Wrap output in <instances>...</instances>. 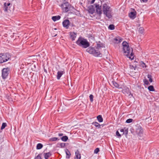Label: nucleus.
I'll return each instance as SVG.
<instances>
[{"mask_svg": "<svg viewBox=\"0 0 159 159\" xmlns=\"http://www.w3.org/2000/svg\"><path fill=\"white\" fill-rule=\"evenodd\" d=\"M86 51L96 57H102V56L101 51L96 46L94 47H90L86 49Z\"/></svg>", "mask_w": 159, "mask_h": 159, "instance_id": "obj_2", "label": "nucleus"}, {"mask_svg": "<svg viewBox=\"0 0 159 159\" xmlns=\"http://www.w3.org/2000/svg\"><path fill=\"white\" fill-rule=\"evenodd\" d=\"M61 139L62 140V141L64 142H66L68 139V137L66 136H64L62 137L61 138Z\"/></svg>", "mask_w": 159, "mask_h": 159, "instance_id": "obj_26", "label": "nucleus"}, {"mask_svg": "<svg viewBox=\"0 0 159 159\" xmlns=\"http://www.w3.org/2000/svg\"><path fill=\"white\" fill-rule=\"evenodd\" d=\"M144 30V29L142 27H140L139 29V32L142 34L143 33Z\"/></svg>", "mask_w": 159, "mask_h": 159, "instance_id": "obj_33", "label": "nucleus"}, {"mask_svg": "<svg viewBox=\"0 0 159 159\" xmlns=\"http://www.w3.org/2000/svg\"><path fill=\"white\" fill-rule=\"evenodd\" d=\"M143 2H147L148 1V0H142Z\"/></svg>", "mask_w": 159, "mask_h": 159, "instance_id": "obj_47", "label": "nucleus"}, {"mask_svg": "<svg viewBox=\"0 0 159 159\" xmlns=\"http://www.w3.org/2000/svg\"><path fill=\"white\" fill-rule=\"evenodd\" d=\"M83 40V39L82 38L80 37V40ZM83 40H86V39H83Z\"/></svg>", "mask_w": 159, "mask_h": 159, "instance_id": "obj_48", "label": "nucleus"}, {"mask_svg": "<svg viewBox=\"0 0 159 159\" xmlns=\"http://www.w3.org/2000/svg\"><path fill=\"white\" fill-rule=\"evenodd\" d=\"M11 56L8 53L0 54V63L5 62L11 59Z\"/></svg>", "mask_w": 159, "mask_h": 159, "instance_id": "obj_4", "label": "nucleus"}, {"mask_svg": "<svg viewBox=\"0 0 159 159\" xmlns=\"http://www.w3.org/2000/svg\"><path fill=\"white\" fill-rule=\"evenodd\" d=\"M93 125H94L95 127L98 128L99 129L101 128V126L102 125H100L99 123L97 122H94L92 123Z\"/></svg>", "mask_w": 159, "mask_h": 159, "instance_id": "obj_16", "label": "nucleus"}, {"mask_svg": "<svg viewBox=\"0 0 159 159\" xmlns=\"http://www.w3.org/2000/svg\"><path fill=\"white\" fill-rule=\"evenodd\" d=\"M7 126V124L6 123H2L1 127V129H4L5 127Z\"/></svg>", "mask_w": 159, "mask_h": 159, "instance_id": "obj_29", "label": "nucleus"}, {"mask_svg": "<svg viewBox=\"0 0 159 159\" xmlns=\"http://www.w3.org/2000/svg\"><path fill=\"white\" fill-rule=\"evenodd\" d=\"M43 147V145L41 143H39L37 144L36 146V149H41Z\"/></svg>", "mask_w": 159, "mask_h": 159, "instance_id": "obj_25", "label": "nucleus"}, {"mask_svg": "<svg viewBox=\"0 0 159 159\" xmlns=\"http://www.w3.org/2000/svg\"><path fill=\"white\" fill-rule=\"evenodd\" d=\"M141 66L143 68L146 67L145 64L142 61V63L141 64Z\"/></svg>", "mask_w": 159, "mask_h": 159, "instance_id": "obj_38", "label": "nucleus"}, {"mask_svg": "<svg viewBox=\"0 0 159 159\" xmlns=\"http://www.w3.org/2000/svg\"><path fill=\"white\" fill-rule=\"evenodd\" d=\"M75 159H80V153L78 150L75 152Z\"/></svg>", "mask_w": 159, "mask_h": 159, "instance_id": "obj_22", "label": "nucleus"}, {"mask_svg": "<svg viewBox=\"0 0 159 159\" xmlns=\"http://www.w3.org/2000/svg\"><path fill=\"white\" fill-rule=\"evenodd\" d=\"M89 97L90 101L91 102H93V95L92 94H90Z\"/></svg>", "mask_w": 159, "mask_h": 159, "instance_id": "obj_35", "label": "nucleus"}, {"mask_svg": "<svg viewBox=\"0 0 159 159\" xmlns=\"http://www.w3.org/2000/svg\"><path fill=\"white\" fill-rule=\"evenodd\" d=\"M136 15V11L134 12H131L129 14V17L131 19H134Z\"/></svg>", "mask_w": 159, "mask_h": 159, "instance_id": "obj_14", "label": "nucleus"}, {"mask_svg": "<svg viewBox=\"0 0 159 159\" xmlns=\"http://www.w3.org/2000/svg\"><path fill=\"white\" fill-rule=\"evenodd\" d=\"M99 151V149L98 148H96L94 150V153L97 154Z\"/></svg>", "mask_w": 159, "mask_h": 159, "instance_id": "obj_37", "label": "nucleus"}, {"mask_svg": "<svg viewBox=\"0 0 159 159\" xmlns=\"http://www.w3.org/2000/svg\"><path fill=\"white\" fill-rule=\"evenodd\" d=\"M2 71V77L3 79H5L7 77L9 74L10 68L9 67L4 68Z\"/></svg>", "mask_w": 159, "mask_h": 159, "instance_id": "obj_5", "label": "nucleus"}, {"mask_svg": "<svg viewBox=\"0 0 159 159\" xmlns=\"http://www.w3.org/2000/svg\"><path fill=\"white\" fill-rule=\"evenodd\" d=\"M78 40H80V38H79L78 39Z\"/></svg>", "mask_w": 159, "mask_h": 159, "instance_id": "obj_50", "label": "nucleus"}, {"mask_svg": "<svg viewBox=\"0 0 159 159\" xmlns=\"http://www.w3.org/2000/svg\"><path fill=\"white\" fill-rule=\"evenodd\" d=\"M102 10L103 14L109 19L112 17L111 10L109 7L108 6L107 4L104 3L103 5Z\"/></svg>", "mask_w": 159, "mask_h": 159, "instance_id": "obj_3", "label": "nucleus"}, {"mask_svg": "<svg viewBox=\"0 0 159 159\" xmlns=\"http://www.w3.org/2000/svg\"><path fill=\"white\" fill-rule=\"evenodd\" d=\"M123 48L125 54L128 57L132 60L134 58L133 49L129 46V43L124 41L122 43Z\"/></svg>", "mask_w": 159, "mask_h": 159, "instance_id": "obj_1", "label": "nucleus"}, {"mask_svg": "<svg viewBox=\"0 0 159 159\" xmlns=\"http://www.w3.org/2000/svg\"><path fill=\"white\" fill-rule=\"evenodd\" d=\"M80 158H81V157H80Z\"/></svg>", "mask_w": 159, "mask_h": 159, "instance_id": "obj_52", "label": "nucleus"}, {"mask_svg": "<svg viewBox=\"0 0 159 159\" xmlns=\"http://www.w3.org/2000/svg\"><path fill=\"white\" fill-rule=\"evenodd\" d=\"M44 70V71L46 72H47V70Z\"/></svg>", "mask_w": 159, "mask_h": 159, "instance_id": "obj_49", "label": "nucleus"}, {"mask_svg": "<svg viewBox=\"0 0 159 159\" xmlns=\"http://www.w3.org/2000/svg\"><path fill=\"white\" fill-rule=\"evenodd\" d=\"M61 7L63 11L67 12L70 11L71 6L68 2H65L61 4Z\"/></svg>", "mask_w": 159, "mask_h": 159, "instance_id": "obj_6", "label": "nucleus"}, {"mask_svg": "<svg viewBox=\"0 0 159 159\" xmlns=\"http://www.w3.org/2000/svg\"><path fill=\"white\" fill-rule=\"evenodd\" d=\"M143 81L144 84L146 85H148L149 84V83L148 81L146 79H144Z\"/></svg>", "mask_w": 159, "mask_h": 159, "instance_id": "obj_32", "label": "nucleus"}, {"mask_svg": "<svg viewBox=\"0 0 159 159\" xmlns=\"http://www.w3.org/2000/svg\"><path fill=\"white\" fill-rule=\"evenodd\" d=\"M108 28L111 30H113L115 29V26L113 25H110L109 26Z\"/></svg>", "mask_w": 159, "mask_h": 159, "instance_id": "obj_30", "label": "nucleus"}, {"mask_svg": "<svg viewBox=\"0 0 159 159\" xmlns=\"http://www.w3.org/2000/svg\"><path fill=\"white\" fill-rule=\"evenodd\" d=\"M11 4L10 2L5 3L4 4L5 8V11H7L8 10V7Z\"/></svg>", "mask_w": 159, "mask_h": 159, "instance_id": "obj_20", "label": "nucleus"}, {"mask_svg": "<svg viewBox=\"0 0 159 159\" xmlns=\"http://www.w3.org/2000/svg\"><path fill=\"white\" fill-rule=\"evenodd\" d=\"M136 132L138 135L140 137L142 136L143 133V130L140 125H139L136 126Z\"/></svg>", "mask_w": 159, "mask_h": 159, "instance_id": "obj_7", "label": "nucleus"}, {"mask_svg": "<svg viewBox=\"0 0 159 159\" xmlns=\"http://www.w3.org/2000/svg\"><path fill=\"white\" fill-rule=\"evenodd\" d=\"M60 18L61 16H52V20L54 21H55L57 20H58Z\"/></svg>", "mask_w": 159, "mask_h": 159, "instance_id": "obj_19", "label": "nucleus"}, {"mask_svg": "<svg viewBox=\"0 0 159 159\" xmlns=\"http://www.w3.org/2000/svg\"><path fill=\"white\" fill-rule=\"evenodd\" d=\"M65 152L66 155V158H69L70 155V152L67 149L65 150Z\"/></svg>", "mask_w": 159, "mask_h": 159, "instance_id": "obj_24", "label": "nucleus"}, {"mask_svg": "<svg viewBox=\"0 0 159 159\" xmlns=\"http://www.w3.org/2000/svg\"><path fill=\"white\" fill-rule=\"evenodd\" d=\"M51 156V154L50 152L45 153L44 157L45 159H48V158Z\"/></svg>", "mask_w": 159, "mask_h": 159, "instance_id": "obj_21", "label": "nucleus"}, {"mask_svg": "<svg viewBox=\"0 0 159 159\" xmlns=\"http://www.w3.org/2000/svg\"><path fill=\"white\" fill-rule=\"evenodd\" d=\"M119 42H120V40H119Z\"/></svg>", "mask_w": 159, "mask_h": 159, "instance_id": "obj_51", "label": "nucleus"}, {"mask_svg": "<svg viewBox=\"0 0 159 159\" xmlns=\"http://www.w3.org/2000/svg\"><path fill=\"white\" fill-rule=\"evenodd\" d=\"M111 84L112 85H113L116 88H117L118 89H121V88L119 87V84L117 83L116 82L114 81H112L111 82Z\"/></svg>", "mask_w": 159, "mask_h": 159, "instance_id": "obj_18", "label": "nucleus"}, {"mask_svg": "<svg viewBox=\"0 0 159 159\" xmlns=\"http://www.w3.org/2000/svg\"><path fill=\"white\" fill-rule=\"evenodd\" d=\"M124 129H120V131L121 132H123V133H124Z\"/></svg>", "mask_w": 159, "mask_h": 159, "instance_id": "obj_43", "label": "nucleus"}, {"mask_svg": "<svg viewBox=\"0 0 159 159\" xmlns=\"http://www.w3.org/2000/svg\"><path fill=\"white\" fill-rule=\"evenodd\" d=\"M58 139V138L57 137H53L50 139V140L52 141H55L57 140Z\"/></svg>", "mask_w": 159, "mask_h": 159, "instance_id": "obj_36", "label": "nucleus"}, {"mask_svg": "<svg viewBox=\"0 0 159 159\" xmlns=\"http://www.w3.org/2000/svg\"><path fill=\"white\" fill-rule=\"evenodd\" d=\"M96 47L101 51L102 48H105V44L104 42H102L100 41L96 42Z\"/></svg>", "mask_w": 159, "mask_h": 159, "instance_id": "obj_8", "label": "nucleus"}, {"mask_svg": "<svg viewBox=\"0 0 159 159\" xmlns=\"http://www.w3.org/2000/svg\"><path fill=\"white\" fill-rule=\"evenodd\" d=\"M96 8V12L99 15V16H101L102 14V11L101 10V6H99V4L95 3L94 4Z\"/></svg>", "mask_w": 159, "mask_h": 159, "instance_id": "obj_9", "label": "nucleus"}, {"mask_svg": "<svg viewBox=\"0 0 159 159\" xmlns=\"http://www.w3.org/2000/svg\"><path fill=\"white\" fill-rule=\"evenodd\" d=\"M76 43L78 45H80V40H77Z\"/></svg>", "mask_w": 159, "mask_h": 159, "instance_id": "obj_45", "label": "nucleus"}, {"mask_svg": "<svg viewBox=\"0 0 159 159\" xmlns=\"http://www.w3.org/2000/svg\"><path fill=\"white\" fill-rule=\"evenodd\" d=\"M95 1V0H92V1L91 2V3L93 4V3H94Z\"/></svg>", "mask_w": 159, "mask_h": 159, "instance_id": "obj_46", "label": "nucleus"}, {"mask_svg": "<svg viewBox=\"0 0 159 159\" xmlns=\"http://www.w3.org/2000/svg\"><path fill=\"white\" fill-rule=\"evenodd\" d=\"M70 24V22L68 20H65L62 22L63 26L66 29L69 28Z\"/></svg>", "mask_w": 159, "mask_h": 159, "instance_id": "obj_11", "label": "nucleus"}, {"mask_svg": "<svg viewBox=\"0 0 159 159\" xmlns=\"http://www.w3.org/2000/svg\"><path fill=\"white\" fill-rule=\"evenodd\" d=\"M116 134L118 137H121V135L119 133L118 131H116Z\"/></svg>", "mask_w": 159, "mask_h": 159, "instance_id": "obj_41", "label": "nucleus"}, {"mask_svg": "<svg viewBox=\"0 0 159 159\" xmlns=\"http://www.w3.org/2000/svg\"><path fill=\"white\" fill-rule=\"evenodd\" d=\"M65 72L63 71L60 70L58 71L57 73V80H59L61 76Z\"/></svg>", "mask_w": 159, "mask_h": 159, "instance_id": "obj_13", "label": "nucleus"}, {"mask_svg": "<svg viewBox=\"0 0 159 159\" xmlns=\"http://www.w3.org/2000/svg\"><path fill=\"white\" fill-rule=\"evenodd\" d=\"M147 77L149 79V81L150 82H152V76L149 74H148L147 75Z\"/></svg>", "mask_w": 159, "mask_h": 159, "instance_id": "obj_28", "label": "nucleus"}, {"mask_svg": "<svg viewBox=\"0 0 159 159\" xmlns=\"http://www.w3.org/2000/svg\"><path fill=\"white\" fill-rule=\"evenodd\" d=\"M63 134L62 133H59L58 134V136H63Z\"/></svg>", "mask_w": 159, "mask_h": 159, "instance_id": "obj_44", "label": "nucleus"}, {"mask_svg": "<svg viewBox=\"0 0 159 159\" xmlns=\"http://www.w3.org/2000/svg\"><path fill=\"white\" fill-rule=\"evenodd\" d=\"M133 120V119H129L126 120V122L127 123H129L132 122Z\"/></svg>", "mask_w": 159, "mask_h": 159, "instance_id": "obj_34", "label": "nucleus"}, {"mask_svg": "<svg viewBox=\"0 0 159 159\" xmlns=\"http://www.w3.org/2000/svg\"><path fill=\"white\" fill-rule=\"evenodd\" d=\"M66 145V143H61L60 144V146L61 148H63Z\"/></svg>", "mask_w": 159, "mask_h": 159, "instance_id": "obj_39", "label": "nucleus"}, {"mask_svg": "<svg viewBox=\"0 0 159 159\" xmlns=\"http://www.w3.org/2000/svg\"><path fill=\"white\" fill-rule=\"evenodd\" d=\"M148 90L150 91H154L155 90L154 87L152 85L149 86L148 87Z\"/></svg>", "mask_w": 159, "mask_h": 159, "instance_id": "obj_27", "label": "nucleus"}, {"mask_svg": "<svg viewBox=\"0 0 159 159\" xmlns=\"http://www.w3.org/2000/svg\"><path fill=\"white\" fill-rule=\"evenodd\" d=\"M124 133H123V134H125V135H127L128 134V129H126L125 128H124Z\"/></svg>", "mask_w": 159, "mask_h": 159, "instance_id": "obj_31", "label": "nucleus"}, {"mask_svg": "<svg viewBox=\"0 0 159 159\" xmlns=\"http://www.w3.org/2000/svg\"><path fill=\"white\" fill-rule=\"evenodd\" d=\"M95 11V8L93 5H90L88 7V11L91 14H93Z\"/></svg>", "mask_w": 159, "mask_h": 159, "instance_id": "obj_12", "label": "nucleus"}, {"mask_svg": "<svg viewBox=\"0 0 159 159\" xmlns=\"http://www.w3.org/2000/svg\"><path fill=\"white\" fill-rule=\"evenodd\" d=\"M113 40H122V38L119 37V36H117V37H116L115 38H114L113 39Z\"/></svg>", "mask_w": 159, "mask_h": 159, "instance_id": "obj_40", "label": "nucleus"}, {"mask_svg": "<svg viewBox=\"0 0 159 159\" xmlns=\"http://www.w3.org/2000/svg\"><path fill=\"white\" fill-rule=\"evenodd\" d=\"M80 46L83 48H86L89 46V43L87 40H80Z\"/></svg>", "mask_w": 159, "mask_h": 159, "instance_id": "obj_10", "label": "nucleus"}, {"mask_svg": "<svg viewBox=\"0 0 159 159\" xmlns=\"http://www.w3.org/2000/svg\"><path fill=\"white\" fill-rule=\"evenodd\" d=\"M129 89L126 87H125L122 90V92L124 93H127L128 94L129 93Z\"/></svg>", "mask_w": 159, "mask_h": 159, "instance_id": "obj_17", "label": "nucleus"}, {"mask_svg": "<svg viewBox=\"0 0 159 159\" xmlns=\"http://www.w3.org/2000/svg\"><path fill=\"white\" fill-rule=\"evenodd\" d=\"M35 159H42L39 154L35 158Z\"/></svg>", "mask_w": 159, "mask_h": 159, "instance_id": "obj_42", "label": "nucleus"}, {"mask_svg": "<svg viewBox=\"0 0 159 159\" xmlns=\"http://www.w3.org/2000/svg\"><path fill=\"white\" fill-rule=\"evenodd\" d=\"M70 35L72 40H75V38L76 36V34L74 32H70Z\"/></svg>", "mask_w": 159, "mask_h": 159, "instance_id": "obj_15", "label": "nucleus"}, {"mask_svg": "<svg viewBox=\"0 0 159 159\" xmlns=\"http://www.w3.org/2000/svg\"><path fill=\"white\" fill-rule=\"evenodd\" d=\"M97 119L99 122H102L103 121V119L101 115L98 116L97 117Z\"/></svg>", "mask_w": 159, "mask_h": 159, "instance_id": "obj_23", "label": "nucleus"}]
</instances>
